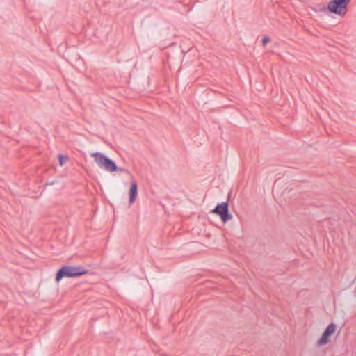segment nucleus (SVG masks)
<instances>
[{"mask_svg": "<svg viewBox=\"0 0 356 356\" xmlns=\"http://www.w3.org/2000/svg\"><path fill=\"white\" fill-rule=\"evenodd\" d=\"M211 212L219 216L223 223H226L232 218V215L229 210L228 200L218 204Z\"/></svg>", "mask_w": 356, "mask_h": 356, "instance_id": "nucleus-4", "label": "nucleus"}, {"mask_svg": "<svg viewBox=\"0 0 356 356\" xmlns=\"http://www.w3.org/2000/svg\"><path fill=\"white\" fill-rule=\"evenodd\" d=\"M336 330V325L333 323H330L323 332L321 337L318 341V344L325 345L330 341L331 335Z\"/></svg>", "mask_w": 356, "mask_h": 356, "instance_id": "nucleus-5", "label": "nucleus"}, {"mask_svg": "<svg viewBox=\"0 0 356 356\" xmlns=\"http://www.w3.org/2000/svg\"><path fill=\"white\" fill-rule=\"evenodd\" d=\"M58 158L60 165H63L68 159L67 156L63 154H59Z\"/></svg>", "mask_w": 356, "mask_h": 356, "instance_id": "nucleus-7", "label": "nucleus"}, {"mask_svg": "<svg viewBox=\"0 0 356 356\" xmlns=\"http://www.w3.org/2000/svg\"><path fill=\"white\" fill-rule=\"evenodd\" d=\"M270 39L268 36H264L262 40L263 45L265 46L267 43L270 42Z\"/></svg>", "mask_w": 356, "mask_h": 356, "instance_id": "nucleus-9", "label": "nucleus"}, {"mask_svg": "<svg viewBox=\"0 0 356 356\" xmlns=\"http://www.w3.org/2000/svg\"><path fill=\"white\" fill-rule=\"evenodd\" d=\"M138 195V185L136 180L131 177V183L129 188V204H132Z\"/></svg>", "mask_w": 356, "mask_h": 356, "instance_id": "nucleus-6", "label": "nucleus"}, {"mask_svg": "<svg viewBox=\"0 0 356 356\" xmlns=\"http://www.w3.org/2000/svg\"><path fill=\"white\" fill-rule=\"evenodd\" d=\"M350 0H331L327 4V10L330 13L344 16L348 10V5Z\"/></svg>", "mask_w": 356, "mask_h": 356, "instance_id": "nucleus-3", "label": "nucleus"}, {"mask_svg": "<svg viewBox=\"0 0 356 356\" xmlns=\"http://www.w3.org/2000/svg\"><path fill=\"white\" fill-rule=\"evenodd\" d=\"M91 156L94 158V161L99 168L109 172H114L117 171L118 166L115 162L104 154L101 152H95L91 154Z\"/></svg>", "mask_w": 356, "mask_h": 356, "instance_id": "nucleus-2", "label": "nucleus"}, {"mask_svg": "<svg viewBox=\"0 0 356 356\" xmlns=\"http://www.w3.org/2000/svg\"><path fill=\"white\" fill-rule=\"evenodd\" d=\"M117 171L120 172H123V173H126V174H128L129 175L130 174V172L128 169L127 168H118V170Z\"/></svg>", "mask_w": 356, "mask_h": 356, "instance_id": "nucleus-8", "label": "nucleus"}, {"mask_svg": "<svg viewBox=\"0 0 356 356\" xmlns=\"http://www.w3.org/2000/svg\"><path fill=\"white\" fill-rule=\"evenodd\" d=\"M88 270L81 266H63L59 268L55 277L56 282H59L64 277H77L88 273Z\"/></svg>", "mask_w": 356, "mask_h": 356, "instance_id": "nucleus-1", "label": "nucleus"}]
</instances>
